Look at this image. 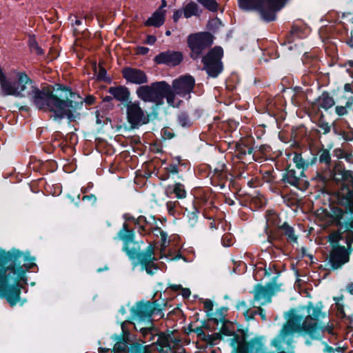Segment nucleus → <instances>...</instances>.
Masks as SVG:
<instances>
[{
  "label": "nucleus",
  "instance_id": "f03ea898",
  "mask_svg": "<svg viewBox=\"0 0 353 353\" xmlns=\"http://www.w3.org/2000/svg\"><path fill=\"white\" fill-rule=\"evenodd\" d=\"M288 322L283 326L279 334L272 341V345L280 349L281 343L290 334L298 332L308 335L310 339L319 337L316 333L317 323L308 322L307 319L303 321V316L298 314L296 309L292 308L288 312Z\"/></svg>",
  "mask_w": 353,
  "mask_h": 353
},
{
  "label": "nucleus",
  "instance_id": "39448f33",
  "mask_svg": "<svg viewBox=\"0 0 353 353\" xmlns=\"http://www.w3.org/2000/svg\"><path fill=\"white\" fill-rule=\"evenodd\" d=\"M238 3L242 10H258L265 22L274 21L276 17V12L284 6L281 0H238Z\"/></svg>",
  "mask_w": 353,
  "mask_h": 353
},
{
  "label": "nucleus",
  "instance_id": "4c0bfd02",
  "mask_svg": "<svg viewBox=\"0 0 353 353\" xmlns=\"http://www.w3.org/2000/svg\"><path fill=\"white\" fill-rule=\"evenodd\" d=\"M336 181L352 182L353 183V172L350 170L338 169L334 173Z\"/></svg>",
  "mask_w": 353,
  "mask_h": 353
},
{
  "label": "nucleus",
  "instance_id": "6ab92c4d",
  "mask_svg": "<svg viewBox=\"0 0 353 353\" xmlns=\"http://www.w3.org/2000/svg\"><path fill=\"white\" fill-rule=\"evenodd\" d=\"M183 60V54L180 51L167 50L156 55L153 59L157 65H165L175 67L181 64Z\"/></svg>",
  "mask_w": 353,
  "mask_h": 353
},
{
  "label": "nucleus",
  "instance_id": "412c9836",
  "mask_svg": "<svg viewBox=\"0 0 353 353\" xmlns=\"http://www.w3.org/2000/svg\"><path fill=\"white\" fill-rule=\"evenodd\" d=\"M174 343L178 346L179 340L174 339L170 334L161 332L158 335V339L156 342L152 343V346H156L159 353H179L174 350L171 343Z\"/></svg>",
  "mask_w": 353,
  "mask_h": 353
},
{
  "label": "nucleus",
  "instance_id": "e433bc0d",
  "mask_svg": "<svg viewBox=\"0 0 353 353\" xmlns=\"http://www.w3.org/2000/svg\"><path fill=\"white\" fill-rule=\"evenodd\" d=\"M219 182H224L228 179L227 168L225 163H219L217 166L214 169L213 176Z\"/></svg>",
  "mask_w": 353,
  "mask_h": 353
},
{
  "label": "nucleus",
  "instance_id": "4be33fe9",
  "mask_svg": "<svg viewBox=\"0 0 353 353\" xmlns=\"http://www.w3.org/2000/svg\"><path fill=\"white\" fill-rule=\"evenodd\" d=\"M305 37V28L303 25L293 23L291 26L290 31L285 35V41L283 44L288 45V49L292 50L297 44L292 45L296 39H301Z\"/></svg>",
  "mask_w": 353,
  "mask_h": 353
},
{
  "label": "nucleus",
  "instance_id": "f257e3e1",
  "mask_svg": "<svg viewBox=\"0 0 353 353\" xmlns=\"http://www.w3.org/2000/svg\"><path fill=\"white\" fill-rule=\"evenodd\" d=\"M71 93L70 87L55 83L52 90L49 88L40 90L37 86H32V90L27 92V96L39 110L52 112L53 119L57 121L62 120L68 114L71 117L65 109L72 105V102L67 98Z\"/></svg>",
  "mask_w": 353,
  "mask_h": 353
},
{
  "label": "nucleus",
  "instance_id": "603ef678",
  "mask_svg": "<svg viewBox=\"0 0 353 353\" xmlns=\"http://www.w3.org/2000/svg\"><path fill=\"white\" fill-rule=\"evenodd\" d=\"M222 327L220 329L219 333L221 336H231L233 334L234 330V325L228 321V322L221 323Z\"/></svg>",
  "mask_w": 353,
  "mask_h": 353
},
{
  "label": "nucleus",
  "instance_id": "b1692460",
  "mask_svg": "<svg viewBox=\"0 0 353 353\" xmlns=\"http://www.w3.org/2000/svg\"><path fill=\"white\" fill-rule=\"evenodd\" d=\"M17 88L19 93L18 97H25V92L28 88V85L30 86V90H32V86H37L34 81L30 79L26 72H19L17 74Z\"/></svg>",
  "mask_w": 353,
  "mask_h": 353
},
{
  "label": "nucleus",
  "instance_id": "c756f323",
  "mask_svg": "<svg viewBox=\"0 0 353 353\" xmlns=\"http://www.w3.org/2000/svg\"><path fill=\"white\" fill-rule=\"evenodd\" d=\"M165 10H156L152 16L144 22V25L147 27H161L165 22Z\"/></svg>",
  "mask_w": 353,
  "mask_h": 353
},
{
  "label": "nucleus",
  "instance_id": "49530a36",
  "mask_svg": "<svg viewBox=\"0 0 353 353\" xmlns=\"http://www.w3.org/2000/svg\"><path fill=\"white\" fill-rule=\"evenodd\" d=\"M170 193L174 194L176 197L180 199L185 198L187 195L184 185L179 182L174 184Z\"/></svg>",
  "mask_w": 353,
  "mask_h": 353
},
{
  "label": "nucleus",
  "instance_id": "338daca9",
  "mask_svg": "<svg viewBox=\"0 0 353 353\" xmlns=\"http://www.w3.org/2000/svg\"><path fill=\"white\" fill-rule=\"evenodd\" d=\"M157 176L159 178V179L161 181H167L170 178V175H168V172H166V170L164 168L161 170H159L157 172Z\"/></svg>",
  "mask_w": 353,
  "mask_h": 353
},
{
  "label": "nucleus",
  "instance_id": "72a5a7b5",
  "mask_svg": "<svg viewBox=\"0 0 353 353\" xmlns=\"http://www.w3.org/2000/svg\"><path fill=\"white\" fill-rule=\"evenodd\" d=\"M112 338L116 341L113 346V351L114 352H125L128 347V339L121 335L114 334Z\"/></svg>",
  "mask_w": 353,
  "mask_h": 353
},
{
  "label": "nucleus",
  "instance_id": "2eb2a0df",
  "mask_svg": "<svg viewBox=\"0 0 353 353\" xmlns=\"http://www.w3.org/2000/svg\"><path fill=\"white\" fill-rule=\"evenodd\" d=\"M284 238L291 244L298 243L299 235L296 234L295 229L286 221L283 222L278 229L271 230L268 233V241L271 243L273 241L282 243Z\"/></svg>",
  "mask_w": 353,
  "mask_h": 353
},
{
  "label": "nucleus",
  "instance_id": "a19ab883",
  "mask_svg": "<svg viewBox=\"0 0 353 353\" xmlns=\"http://www.w3.org/2000/svg\"><path fill=\"white\" fill-rule=\"evenodd\" d=\"M21 258H23V261L26 262L23 265L21 264V268L24 271V273H27V272H28L30 270L34 268V267H37V264L34 263L35 257L31 256L29 252H26V254L23 252V255Z\"/></svg>",
  "mask_w": 353,
  "mask_h": 353
},
{
  "label": "nucleus",
  "instance_id": "a211bd4d",
  "mask_svg": "<svg viewBox=\"0 0 353 353\" xmlns=\"http://www.w3.org/2000/svg\"><path fill=\"white\" fill-rule=\"evenodd\" d=\"M121 74L123 78L126 81V83L145 85L148 83V77L146 73L137 68L126 66L122 68Z\"/></svg>",
  "mask_w": 353,
  "mask_h": 353
},
{
  "label": "nucleus",
  "instance_id": "f3484780",
  "mask_svg": "<svg viewBox=\"0 0 353 353\" xmlns=\"http://www.w3.org/2000/svg\"><path fill=\"white\" fill-rule=\"evenodd\" d=\"M150 301H138L136 303L130 311V319L137 321V325L141 324L149 325L152 324V313L150 310Z\"/></svg>",
  "mask_w": 353,
  "mask_h": 353
},
{
  "label": "nucleus",
  "instance_id": "052dcab7",
  "mask_svg": "<svg viewBox=\"0 0 353 353\" xmlns=\"http://www.w3.org/2000/svg\"><path fill=\"white\" fill-rule=\"evenodd\" d=\"M228 310V307L222 306L220 308H219L216 312V314L219 316V323H224V322H228V320L225 319L226 312Z\"/></svg>",
  "mask_w": 353,
  "mask_h": 353
},
{
  "label": "nucleus",
  "instance_id": "3c124183",
  "mask_svg": "<svg viewBox=\"0 0 353 353\" xmlns=\"http://www.w3.org/2000/svg\"><path fill=\"white\" fill-rule=\"evenodd\" d=\"M166 170L168 175L170 178L174 179V176H177V179L183 180L182 175H180L181 169L177 168L176 164L172 163H169L166 167L164 168Z\"/></svg>",
  "mask_w": 353,
  "mask_h": 353
},
{
  "label": "nucleus",
  "instance_id": "ddd939ff",
  "mask_svg": "<svg viewBox=\"0 0 353 353\" xmlns=\"http://www.w3.org/2000/svg\"><path fill=\"white\" fill-rule=\"evenodd\" d=\"M70 96H68L67 98L69 101L72 102V105L68 108H65L66 112H69L71 114V117H69V114L65 115V118L70 121H74L77 117H78L80 114L77 112V110H81L83 108V103H85L86 105H93L95 104L97 98L92 94H88L85 96L84 99H82L80 94L73 92L72 88H70Z\"/></svg>",
  "mask_w": 353,
  "mask_h": 353
},
{
  "label": "nucleus",
  "instance_id": "9d476101",
  "mask_svg": "<svg viewBox=\"0 0 353 353\" xmlns=\"http://www.w3.org/2000/svg\"><path fill=\"white\" fill-rule=\"evenodd\" d=\"M223 57V49L221 46H215L210 50L201 59L203 69L208 77L216 78L223 70L221 59Z\"/></svg>",
  "mask_w": 353,
  "mask_h": 353
},
{
  "label": "nucleus",
  "instance_id": "e2e57ef3",
  "mask_svg": "<svg viewBox=\"0 0 353 353\" xmlns=\"http://www.w3.org/2000/svg\"><path fill=\"white\" fill-rule=\"evenodd\" d=\"M211 336L210 339H208L207 343L210 346L213 347L215 345V341L218 340H222L223 337L221 334L219 332L214 333L212 334H209Z\"/></svg>",
  "mask_w": 353,
  "mask_h": 353
},
{
  "label": "nucleus",
  "instance_id": "69168bd1",
  "mask_svg": "<svg viewBox=\"0 0 353 353\" xmlns=\"http://www.w3.org/2000/svg\"><path fill=\"white\" fill-rule=\"evenodd\" d=\"M150 231L154 232L156 230H154V228H152L151 225L150 227H148V225H145V224H141L138 227V232L140 233V234H143V233H146Z\"/></svg>",
  "mask_w": 353,
  "mask_h": 353
},
{
  "label": "nucleus",
  "instance_id": "8fccbe9b",
  "mask_svg": "<svg viewBox=\"0 0 353 353\" xmlns=\"http://www.w3.org/2000/svg\"><path fill=\"white\" fill-rule=\"evenodd\" d=\"M97 80L107 83H110L112 81L111 77L107 75V70L102 64L99 65V72L97 75Z\"/></svg>",
  "mask_w": 353,
  "mask_h": 353
},
{
  "label": "nucleus",
  "instance_id": "c03bdc74",
  "mask_svg": "<svg viewBox=\"0 0 353 353\" xmlns=\"http://www.w3.org/2000/svg\"><path fill=\"white\" fill-rule=\"evenodd\" d=\"M299 154L302 156L309 166L315 164L317 161V154L314 153L310 148L305 149L300 152Z\"/></svg>",
  "mask_w": 353,
  "mask_h": 353
},
{
  "label": "nucleus",
  "instance_id": "aec40b11",
  "mask_svg": "<svg viewBox=\"0 0 353 353\" xmlns=\"http://www.w3.org/2000/svg\"><path fill=\"white\" fill-rule=\"evenodd\" d=\"M349 252L343 245H333L330 252L329 262L332 270H336L348 262Z\"/></svg>",
  "mask_w": 353,
  "mask_h": 353
},
{
  "label": "nucleus",
  "instance_id": "de8ad7c7",
  "mask_svg": "<svg viewBox=\"0 0 353 353\" xmlns=\"http://www.w3.org/2000/svg\"><path fill=\"white\" fill-rule=\"evenodd\" d=\"M130 353H151L149 346L135 342L132 343L129 347Z\"/></svg>",
  "mask_w": 353,
  "mask_h": 353
},
{
  "label": "nucleus",
  "instance_id": "5701e85b",
  "mask_svg": "<svg viewBox=\"0 0 353 353\" xmlns=\"http://www.w3.org/2000/svg\"><path fill=\"white\" fill-rule=\"evenodd\" d=\"M254 141L252 137H243L235 143L236 157L243 160L247 154H251L254 151Z\"/></svg>",
  "mask_w": 353,
  "mask_h": 353
},
{
  "label": "nucleus",
  "instance_id": "7c9ffc66",
  "mask_svg": "<svg viewBox=\"0 0 353 353\" xmlns=\"http://www.w3.org/2000/svg\"><path fill=\"white\" fill-rule=\"evenodd\" d=\"M176 124L184 129H189L193 125V121L186 111H180L176 117Z\"/></svg>",
  "mask_w": 353,
  "mask_h": 353
},
{
  "label": "nucleus",
  "instance_id": "cd10ccee",
  "mask_svg": "<svg viewBox=\"0 0 353 353\" xmlns=\"http://www.w3.org/2000/svg\"><path fill=\"white\" fill-rule=\"evenodd\" d=\"M323 307V304L322 301L317 302L315 306H314L312 302H308L306 306L308 316H306V319H310L312 320L317 321L319 320V318L321 315L322 316V317H324L325 313H322Z\"/></svg>",
  "mask_w": 353,
  "mask_h": 353
},
{
  "label": "nucleus",
  "instance_id": "774afa93",
  "mask_svg": "<svg viewBox=\"0 0 353 353\" xmlns=\"http://www.w3.org/2000/svg\"><path fill=\"white\" fill-rule=\"evenodd\" d=\"M341 239V236L340 235H331L329 237V239H328V241L330 242L331 246H332V249H333V245L334 246H336V245H341L339 244V240Z\"/></svg>",
  "mask_w": 353,
  "mask_h": 353
},
{
  "label": "nucleus",
  "instance_id": "f704fd0d",
  "mask_svg": "<svg viewBox=\"0 0 353 353\" xmlns=\"http://www.w3.org/2000/svg\"><path fill=\"white\" fill-rule=\"evenodd\" d=\"M307 136L306 128L301 125L296 127H292L290 132V139L294 143L301 141Z\"/></svg>",
  "mask_w": 353,
  "mask_h": 353
},
{
  "label": "nucleus",
  "instance_id": "5fc2aeb1",
  "mask_svg": "<svg viewBox=\"0 0 353 353\" xmlns=\"http://www.w3.org/2000/svg\"><path fill=\"white\" fill-rule=\"evenodd\" d=\"M204 8L212 12H216L218 9V3L216 0H196Z\"/></svg>",
  "mask_w": 353,
  "mask_h": 353
},
{
  "label": "nucleus",
  "instance_id": "393cba45",
  "mask_svg": "<svg viewBox=\"0 0 353 353\" xmlns=\"http://www.w3.org/2000/svg\"><path fill=\"white\" fill-rule=\"evenodd\" d=\"M108 92L114 99L121 102L128 101L130 96L129 89L124 85L110 87Z\"/></svg>",
  "mask_w": 353,
  "mask_h": 353
},
{
  "label": "nucleus",
  "instance_id": "9b49d317",
  "mask_svg": "<svg viewBox=\"0 0 353 353\" xmlns=\"http://www.w3.org/2000/svg\"><path fill=\"white\" fill-rule=\"evenodd\" d=\"M340 203L344 207V210L339 207L333 208V219L337 225L345 226L347 230L353 229V199L350 193L341 199Z\"/></svg>",
  "mask_w": 353,
  "mask_h": 353
},
{
  "label": "nucleus",
  "instance_id": "bb28decb",
  "mask_svg": "<svg viewBox=\"0 0 353 353\" xmlns=\"http://www.w3.org/2000/svg\"><path fill=\"white\" fill-rule=\"evenodd\" d=\"M157 259H150L146 263L141 261V260H130L133 268L138 265L141 266V270H145L146 273L150 276H152L159 270V265L155 261Z\"/></svg>",
  "mask_w": 353,
  "mask_h": 353
},
{
  "label": "nucleus",
  "instance_id": "13d9d810",
  "mask_svg": "<svg viewBox=\"0 0 353 353\" xmlns=\"http://www.w3.org/2000/svg\"><path fill=\"white\" fill-rule=\"evenodd\" d=\"M316 125L323 131V133L324 134H326L330 132L331 127L329 123L324 120V114L323 113H321Z\"/></svg>",
  "mask_w": 353,
  "mask_h": 353
},
{
  "label": "nucleus",
  "instance_id": "20e7f679",
  "mask_svg": "<svg viewBox=\"0 0 353 353\" xmlns=\"http://www.w3.org/2000/svg\"><path fill=\"white\" fill-rule=\"evenodd\" d=\"M135 236L134 230L130 228L129 225L123 223L114 239L123 241L122 250L125 252L130 260H141L145 263L150 259H157L154 256V246L152 244L148 245L143 251L129 247L130 243H134Z\"/></svg>",
  "mask_w": 353,
  "mask_h": 353
},
{
  "label": "nucleus",
  "instance_id": "7ed1b4c3",
  "mask_svg": "<svg viewBox=\"0 0 353 353\" xmlns=\"http://www.w3.org/2000/svg\"><path fill=\"white\" fill-rule=\"evenodd\" d=\"M12 256H0V296L5 299L10 307H14L17 304L23 306L28 302L27 298H21L22 287L13 280H7L8 274L3 265L8 264Z\"/></svg>",
  "mask_w": 353,
  "mask_h": 353
},
{
  "label": "nucleus",
  "instance_id": "a878e982",
  "mask_svg": "<svg viewBox=\"0 0 353 353\" xmlns=\"http://www.w3.org/2000/svg\"><path fill=\"white\" fill-rule=\"evenodd\" d=\"M1 94L3 97L14 96L19 97L17 88V82H12L7 78V76L0 83Z\"/></svg>",
  "mask_w": 353,
  "mask_h": 353
},
{
  "label": "nucleus",
  "instance_id": "4d7b16f0",
  "mask_svg": "<svg viewBox=\"0 0 353 353\" xmlns=\"http://www.w3.org/2000/svg\"><path fill=\"white\" fill-rule=\"evenodd\" d=\"M154 230H158V232L160 234L161 241V250L162 252H164L165 248L168 245V243H169V242L167 241V239H168V234L165 231L162 230L161 229V228H159L158 226H155L154 227Z\"/></svg>",
  "mask_w": 353,
  "mask_h": 353
},
{
  "label": "nucleus",
  "instance_id": "c85d7f7f",
  "mask_svg": "<svg viewBox=\"0 0 353 353\" xmlns=\"http://www.w3.org/2000/svg\"><path fill=\"white\" fill-rule=\"evenodd\" d=\"M314 104L317 105L319 109L322 108L327 110L335 105V101L327 91H323L316 99Z\"/></svg>",
  "mask_w": 353,
  "mask_h": 353
},
{
  "label": "nucleus",
  "instance_id": "0eeeda50",
  "mask_svg": "<svg viewBox=\"0 0 353 353\" xmlns=\"http://www.w3.org/2000/svg\"><path fill=\"white\" fill-rule=\"evenodd\" d=\"M172 86L165 81H155L150 85L139 86L136 94L144 102L157 103L163 105L165 96L172 89Z\"/></svg>",
  "mask_w": 353,
  "mask_h": 353
},
{
  "label": "nucleus",
  "instance_id": "680f3d73",
  "mask_svg": "<svg viewBox=\"0 0 353 353\" xmlns=\"http://www.w3.org/2000/svg\"><path fill=\"white\" fill-rule=\"evenodd\" d=\"M173 164H176L177 168L184 167V168H189L190 164L188 161H183L180 156H177L173 159L172 162Z\"/></svg>",
  "mask_w": 353,
  "mask_h": 353
},
{
  "label": "nucleus",
  "instance_id": "4468645a",
  "mask_svg": "<svg viewBox=\"0 0 353 353\" xmlns=\"http://www.w3.org/2000/svg\"><path fill=\"white\" fill-rule=\"evenodd\" d=\"M128 122L132 129L147 124L150 121L149 115L145 114L140 106L139 101H128L125 104Z\"/></svg>",
  "mask_w": 353,
  "mask_h": 353
},
{
  "label": "nucleus",
  "instance_id": "473e14b6",
  "mask_svg": "<svg viewBox=\"0 0 353 353\" xmlns=\"http://www.w3.org/2000/svg\"><path fill=\"white\" fill-rule=\"evenodd\" d=\"M265 216L266 222H267V228H266L267 234L269 233L268 232V226L274 227L275 229H278V228L279 226H281V225L282 224V223H281V218L279 217V214L277 213H276L274 210H267L265 212Z\"/></svg>",
  "mask_w": 353,
  "mask_h": 353
},
{
  "label": "nucleus",
  "instance_id": "1a4fd4ad",
  "mask_svg": "<svg viewBox=\"0 0 353 353\" xmlns=\"http://www.w3.org/2000/svg\"><path fill=\"white\" fill-rule=\"evenodd\" d=\"M213 39V35L209 32H199L188 35L187 44L190 50V57L194 61L202 58L205 50L212 45Z\"/></svg>",
  "mask_w": 353,
  "mask_h": 353
},
{
  "label": "nucleus",
  "instance_id": "37998d69",
  "mask_svg": "<svg viewBox=\"0 0 353 353\" xmlns=\"http://www.w3.org/2000/svg\"><path fill=\"white\" fill-rule=\"evenodd\" d=\"M150 310L152 315L154 314H161V316L164 315L163 310L165 306H166V303L165 302V300H162L161 301H159V300H154L153 301H150Z\"/></svg>",
  "mask_w": 353,
  "mask_h": 353
},
{
  "label": "nucleus",
  "instance_id": "dca6fc26",
  "mask_svg": "<svg viewBox=\"0 0 353 353\" xmlns=\"http://www.w3.org/2000/svg\"><path fill=\"white\" fill-rule=\"evenodd\" d=\"M172 90L181 97L186 99L191 98V92L195 86V79L190 74L181 75L175 79L172 84Z\"/></svg>",
  "mask_w": 353,
  "mask_h": 353
},
{
  "label": "nucleus",
  "instance_id": "a18cd8bd",
  "mask_svg": "<svg viewBox=\"0 0 353 353\" xmlns=\"http://www.w3.org/2000/svg\"><path fill=\"white\" fill-rule=\"evenodd\" d=\"M183 15L186 19L197 14L198 6L194 1H190L186 4L183 8Z\"/></svg>",
  "mask_w": 353,
  "mask_h": 353
},
{
  "label": "nucleus",
  "instance_id": "423d86ee",
  "mask_svg": "<svg viewBox=\"0 0 353 353\" xmlns=\"http://www.w3.org/2000/svg\"><path fill=\"white\" fill-rule=\"evenodd\" d=\"M11 255V260L8 264L3 265L5 270L8 274L7 280H13V282L17 283L20 285H24L28 286V276L26 273L21 268V257L23 255V252L18 249L12 248L9 251H5L3 249H0V256H7Z\"/></svg>",
  "mask_w": 353,
  "mask_h": 353
},
{
  "label": "nucleus",
  "instance_id": "58836bf2",
  "mask_svg": "<svg viewBox=\"0 0 353 353\" xmlns=\"http://www.w3.org/2000/svg\"><path fill=\"white\" fill-rule=\"evenodd\" d=\"M201 301L204 304V308L206 312V316L208 317V321H212L216 325H219V320L216 318H214L213 314V307L214 303L210 299H201Z\"/></svg>",
  "mask_w": 353,
  "mask_h": 353
},
{
  "label": "nucleus",
  "instance_id": "864d4df0",
  "mask_svg": "<svg viewBox=\"0 0 353 353\" xmlns=\"http://www.w3.org/2000/svg\"><path fill=\"white\" fill-rule=\"evenodd\" d=\"M193 210L188 212L187 217L188 219V223L191 226H194L198 221V215L199 213V209L194 205Z\"/></svg>",
  "mask_w": 353,
  "mask_h": 353
},
{
  "label": "nucleus",
  "instance_id": "c9c22d12",
  "mask_svg": "<svg viewBox=\"0 0 353 353\" xmlns=\"http://www.w3.org/2000/svg\"><path fill=\"white\" fill-rule=\"evenodd\" d=\"M134 325L135 330H139L145 339H146L147 336L150 335L148 341H151L154 340L155 334L152 332L154 330L153 323L151 325L145 324H141L140 325H138L137 322Z\"/></svg>",
  "mask_w": 353,
  "mask_h": 353
},
{
  "label": "nucleus",
  "instance_id": "09e8293b",
  "mask_svg": "<svg viewBox=\"0 0 353 353\" xmlns=\"http://www.w3.org/2000/svg\"><path fill=\"white\" fill-rule=\"evenodd\" d=\"M294 163L296 168L301 170V171H305L309 168L308 164L304 161L302 156L299 153L296 152L292 159Z\"/></svg>",
  "mask_w": 353,
  "mask_h": 353
},
{
  "label": "nucleus",
  "instance_id": "2f4dec72",
  "mask_svg": "<svg viewBox=\"0 0 353 353\" xmlns=\"http://www.w3.org/2000/svg\"><path fill=\"white\" fill-rule=\"evenodd\" d=\"M27 42L28 46L31 53L35 54L37 56L41 57L45 54V51L39 45L35 34H29Z\"/></svg>",
  "mask_w": 353,
  "mask_h": 353
},
{
  "label": "nucleus",
  "instance_id": "79ce46f5",
  "mask_svg": "<svg viewBox=\"0 0 353 353\" xmlns=\"http://www.w3.org/2000/svg\"><path fill=\"white\" fill-rule=\"evenodd\" d=\"M316 154L317 156L319 155V161L320 163L325 164L327 167L330 166L332 160L331 154L328 149L323 148Z\"/></svg>",
  "mask_w": 353,
  "mask_h": 353
},
{
  "label": "nucleus",
  "instance_id": "6e6d98bb",
  "mask_svg": "<svg viewBox=\"0 0 353 353\" xmlns=\"http://www.w3.org/2000/svg\"><path fill=\"white\" fill-rule=\"evenodd\" d=\"M281 284H274L273 283H268L265 285L267 292L268 294V302L271 301L272 296L281 290Z\"/></svg>",
  "mask_w": 353,
  "mask_h": 353
},
{
  "label": "nucleus",
  "instance_id": "0e129e2a",
  "mask_svg": "<svg viewBox=\"0 0 353 353\" xmlns=\"http://www.w3.org/2000/svg\"><path fill=\"white\" fill-rule=\"evenodd\" d=\"M176 95H177V94L172 88L168 94L165 96V99L167 100V103L169 105L174 106Z\"/></svg>",
  "mask_w": 353,
  "mask_h": 353
},
{
  "label": "nucleus",
  "instance_id": "bf43d9fd",
  "mask_svg": "<svg viewBox=\"0 0 353 353\" xmlns=\"http://www.w3.org/2000/svg\"><path fill=\"white\" fill-rule=\"evenodd\" d=\"M317 330H318V332L316 333V334H318L319 337L316 339H312V340L321 339V338L323 337V334L325 332H327L330 334L332 333L333 327L332 326H330L329 325H323L322 326H319V325L317 324Z\"/></svg>",
  "mask_w": 353,
  "mask_h": 353
},
{
  "label": "nucleus",
  "instance_id": "6e6552de",
  "mask_svg": "<svg viewBox=\"0 0 353 353\" xmlns=\"http://www.w3.org/2000/svg\"><path fill=\"white\" fill-rule=\"evenodd\" d=\"M230 345L232 347V353H274V352L265 351L263 337L257 336L251 339L249 342H245V337L234 332L231 334Z\"/></svg>",
  "mask_w": 353,
  "mask_h": 353
},
{
  "label": "nucleus",
  "instance_id": "f8f14e48",
  "mask_svg": "<svg viewBox=\"0 0 353 353\" xmlns=\"http://www.w3.org/2000/svg\"><path fill=\"white\" fill-rule=\"evenodd\" d=\"M277 183H283V187L288 185L296 188L301 191H305L310 186V183L303 171L299 173L290 165H288L285 171L282 173V177Z\"/></svg>",
  "mask_w": 353,
  "mask_h": 353
},
{
  "label": "nucleus",
  "instance_id": "ea45409f",
  "mask_svg": "<svg viewBox=\"0 0 353 353\" xmlns=\"http://www.w3.org/2000/svg\"><path fill=\"white\" fill-rule=\"evenodd\" d=\"M262 299H265L268 302V294L265 286H263L261 283H257L254 286V301H259Z\"/></svg>",
  "mask_w": 353,
  "mask_h": 353
}]
</instances>
